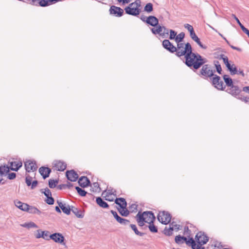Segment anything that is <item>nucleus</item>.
<instances>
[{
  "label": "nucleus",
  "instance_id": "f257e3e1",
  "mask_svg": "<svg viewBox=\"0 0 249 249\" xmlns=\"http://www.w3.org/2000/svg\"><path fill=\"white\" fill-rule=\"evenodd\" d=\"M185 64L195 70H198L208 61L206 58H203L199 54L193 53L192 49L185 56Z\"/></svg>",
  "mask_w": 249,
  "mask_h": 249
},
{
  "label": "nucleus",
  "instance_id": "f03ea898",
  "mask_svg": "<svg viewBox=\"0 0 249 249\" xmlns=\"http://www.w3.org/2000/svg\"><path fill=\"white\" fill-rule=\"evenodd\" d=\"M141 0H136L134 2L130 3L124 9L125 13L133 16H139L141 12Z\"/></svg>",
  "mask_w": 249,
  "mask_h": 249
},
{
  "label": "nucleus",
  "instance_id": "7ed1b4c3",
  "mask_svg": "<svg viewBox=\"0 0 249 249\" xmlns=\"http://www.w3.org/2000/svg\"><path fill=\"white\" fill-rule=\"evenodd\" d=\"M176 55L178 57L185 56L187 53L192 49V46L189 43L184 44L183 43H177V46L176 47Z\"/></svg>",
  "mask_w": 249,
  "mask_h": 249
},
{
  "label": "nucleus",
  "instance_id": "20e7f679",
  "mask_svg": "<svg viewBox=\"0 0 249 249\" xmlns=\"http://www.w3.org/2000/svg\"><path fill=\"white\" fill-rule=\"evenodd\" d=\"M200 70V74L204 78L211 77L214 76V70L212 69V66L209 64H203Z\"/></svg>",
  "mask_w": 249,
  "mask_h": 249
},
{
  "label": "nucleus",
  "instance_id": "39448f33",
  "mask_svg": "<svg viewBox=\"0 0 249 249\" xmlns=\"http://www.w3.org/2000/svg\"><path fill=\"white\" fill-rule=\"evenodd\" d=\"M118 201H120L122 202L121 208L118 209V210L121 215L123 216H127L129 214V211L126 209L127 203L125 199L122 197L117 198L115 200V203H118Z\"/></svg>",
  "mask_w": 249,
  "mask_h": 249
},
{
  "label": "nucleus",
  "instance_id": "423d86ee",
  "mask_svg": "<svg viewBox=\"0 0 249 249\" xmlns=\"http://www.w3.org/2000/svg\"><path fill=\"white\" fill-rule=\"evenodd\" d=\"M158 219L161 223L166 225L171 221V215L167 212H160L158 215Z\"/></svg>",
  "mask_w": 249,
  "mask_h": 249
},
{
  "label": "nucleus",
  "instance_id": "0eeeda50",
  "mask_svg": "<svg viewBox=\"0 0 249 249\" xmlns=\"http://www.w3.org/2000/svg\"><path fill=\"white\" fill-rule=\"evenodd\" d=\"M196 240L198 245L201 246L206 244L208 240V237L204 233L201 231L198 232L196 235Z\"/></svg>",
  "mask_w": 249,
  "mask_h": 249
},
{
  "label": "nucleus",
  "instance_id": "6e6552de",
  "mask_svg": "<svg viewBox=\"0 0 249 249\" xmlns=\"http://www.w3.org/2000/svg\"><path fill=\"white\" fill-rule=\"evenodd\" d=\"M140 215H142V219L144 222L147 223H154L155 220V216L152 212L145 211L142 213L140 212Z\"/></svg>",
  "mask_w": 249,
  "mask_h": 249
},
{
  "label": "nucleus",
  "instance_id": "1a4fd4ad",
  "mask_svg": "<svg viewBox=\"0 0 249 249\" xmlns=\"http://www.w3.org/2000/svg\"><path fill=\"white\" fill-rule=\"evenodd\" d=\"M212 77V84L214 87L219 90H223L224 89V87H223L224 83L221 80L220 77L215 74H214V76Z\"/></svg>",
  "mask_w": 249,
  "mask_h": 249
},
{
  "label": "nucleus",
  "instance_id": "9d476101",
  "mask_svg": "<svg viewBox=\"0 0 249 249\" xmlns=\"http://www.w3.org/2000/svg\"><path fill=\"white\" fill-rule=\"evenodd\" d=\"M109 12L110 15L117 17H121L124 14V10L121 8L115 5H112L110 6Z\"/></svg>",
  "mask_w": 249,
  "mask_h": 249
},
{
  "label": "nucleus",
  "instance_id": "9b49d317",
  "mask_svg": "<svg viewBox=\"0 0 249 249\" xmlns=\"http://www.w3.org/2000/svg\"><path fill=\"white\" fill-rule=\"evenodd\" d=\"M25 170L27 172H34L37 170V166L35 161L29 160L24 162Z\"/></svg>",
  "mask_w": 249,
  "mask_h": 249
},
{
  "label": "nucleus",
  "instance_id": "f8f14e48",
  "mask_svg": "<svg viewBox=\"0 0 249 249\" xmlns=\"http://www.w3.org/2000/svg\"><path fill=\"white\" fill-rule=\"evenodd\" d=\"M227 92L235 97H237L239 95L242 90L240 89L238 86L233 85L227 89Z\"/></svg>",
  "mask_w": 249,
  "mask_h": 249
},
{
  "label": "nucleus",
  "instance_id": "ddd939ff",
  "mask_svg": "<svg viewBox=\"0 0 249 249\" xmlns=\"http://www.w3.org/2000/svg\"><path fill=\"white\" fill-rule=\"evenodd\" d=\"M110 212L113 214L115 219L120 224L123 225H126L129 224V223H130V221L128 220L122 218L120 216H119L116 212L114 211L113 210H111Z\"/></svg>",
  "mask_w": 249,
  "mask_h": 249
},
{
  "label": "nucleus",
  "instance_id": "4468645a",
  "mask_svg": "<svg viewBox=\"0 0 249 249\" xmlns=\"http://www.w3.org/2000/svg\"><path fill=\"white\" fill-rule=\"evenodd\" d=\"M162 45L163 47L167 50L172 53H174L176 52V47L174 46L169 40L165 39L162 41Z\"/></svg>",
  "mask_w": 249,
  "mask_h": 249
},
{
  "label": "nucleus",
  "instance_id": "2eb2a0df",
  "mask_svg": "<svg viewBox=\"0 0 249 249\" xmlns=\"http://www.w3.org/2000/svg\"><path fill=\"white\" fill-rule=\"evenodd\" d=\"M66 176L68 180L71 181H75L78 178V175L73 170L67 171L66 173Z\"/></svg>",
  "mask_w": 249,
  "mask_h": 249
},
{
  "label": "nucleus",
  "instance_id": "dca6fc26",
  "mask_svg": "<svg viewBox=\"0 0 249 249\" xmlns=\"http://www.w3.org/2000/svg\"><path fill=\"white\" fill-rule=\"evenodd\" d=\"M50 238L55 242L58 243H62L64 240V236L60 233H54L51 234Z\"/></svg>",
  "mask_w": 249,
  "mask_h": 249
},
{
  "label": "nucleus",
  "instance_id": "f3484780",
  "mask_svg": "<svg viewBox=\"0 0 249 249\" xmlns=\"http://www.w3.org/2000/svg\"><path fill=\"white\" fill-rule=\"evenodd\" d=\"M39 172L43 178L45 179L49 177L50 174L51 172V169L48 167L42 166L39 169Z\"/></svg>",
  "mask_w": 249,
  "mask_h": 249
},
{
  "label": "nucleus",
  "instance_id": "a211bd4d",
  "mask_svg": "<svg viewBox=\"0 0 249 249\" xmlns=\"http://www.w3.org/2000/svg\"><path fill=\"white\" fill-rule=\"evenodd\" d=\"M10 170L14 171H18L19 169L22 167V163L21 161H11L9 162Z\"/></svg>",
  "mask_w": 249,
  "mask_h": 249
},
{
  "label": "nucleus",
  "instance_id": "6ab92c4d",
  "mask_svg": "<svg viewBox=\"0 0 249 249\" xmlns=\"http://www.w3.org/2000/svg\"><path fill=\"white\" fill-rule=\"evenodd\" d=\"M78 182L79 185L82 188H85L88 186L90 183L89 179L87 177L85 176L80 177Z\"/></svg>",
  "mask_w": 249,
  "mask_h": 249
},
{
  "label": "nucleus",
  "instance_id": "aec40b11",
  "mask_svg": "<svg viewBox=\"0 0 249 249\" xmlns=\"http://www.w3.org/2000/svg\"><path fill=\"white\" fill-rule=\"evenodd\" d=\"M146 23L152 26L156 27L158 25L159 20L156 17L150 16L146 18Z\"/></svg>",
  "mask_w": 249,
  "mask_h": 249
},
{
  "label": "nucleus",
  "instance_id": "412c9836",
  "mask_svg": "<svg viewBox=\"0 0 249 249\" xmlns=\"http://www.w3.org/2000/svg\"><path fill=\"white\" fill-rule=\"evenodd\" d=\"M57 203L64 213L67 215L70 214L71 208H70L69 205H66V204H63L62 202L58 200L57 201Z\"/></svg>",
  "mask_w": 249,
  "mask_h": 249
},
{
  "label": "nucleus",
  "instance_id": "4be33fe9",
  "mask_svg": "<svg viewBox=\"0 0 249 249\" xmlns=\"http://www.w3.org/2000/svg\"><path fill=\"white\" fill-rule=\"evenodd\" d=\"M54 167L58 171H63L67 167L66 164L60 160H56L53 163Z\"/></svg>",
  "mask_w": 249,
  "mask_h": 249
},
{
  "label": "nucleus",
  "instance_id": "5701e85b",
  "mask_svg": "<svg viewBox=\"0 0 249 249\" xmlns=\"http://www.w3.org/2000/svg\"><path fill=\"white\" fill-rule=\"evenodd\" d=\"M186 244L191 246L192 249H204V247H202L198 245H197L193 238H190L188 241H186Z\"/></svg>",
  "mask_w": 249,
  "mask_h": 249
},
{
  "label": "nucleus",
  "instance_id": "b1692460",
  "mask_svg": "<svg viewBox=\"0 0 249 249\" xmlns=\"http://www.w3.org/2000/svg\"><path fill=\"white\" fill-rule=\"evenodd\" d=\"M10 171V168L8 165H2L0 166V176H5Z\"/></svg>",
  "mask_w": 249,
  "mask_h": 249
},
{
  "label": "nucleus",
  "instance_id": "393cba45",
  "mask_svg": "<svg viewBox=\"0 0 249 249\" xmlns=\"http://www.w3.org/2000/svg\"><path fill=\"white\" fill-rule=\"evenodd\" d=\"M25 212H27L32 214H37L38 215L41 214V212L37 208L34 206H30L28 205V207L26 208Z\"/></svg>",
  "mask_w": 249,
  "mask_h": 249
},
{
  "label": "nucleus",
  "instance_id": "a878e982",
  "mask_svg": "<svg viewBox=\"0 0 249 249\" xmlns=\"http://www.w3.org/2000/svg\"><path fill=\"white\" fill-rule=\"evenodd\" d=\"M15 206L23 211H26V208L28 207V204L18 200L14 201Z\"/></svg>",
  "mask_w": 249,
  "mask_h": 249
},
{
  "label": "nucleus",
  "instance_id": "bb28decb",
  "mask_svg": "<svg viewBox=\"0 0 249 249\" xmlns=\"http://www.w3.org/2000/svg\"><path fill=\"white\" fill-rule=\"evenodd\" d=\"M96 202L100 207L103 208H107L109 207L108 204L104 201L101 197H96Z\"/></svg>",
  "mask_w": 249,
  "mask_h": 249
},
{
  "label": "nucleus",
  "instance_id": "cd10ccee",
  "mask_svg": "<svg viewBox=\"0 0 249 249\" xmlns=\"http://www.w3.org/2000/svg\"><path fill=\"white\" fill-rule=\"evenodd\" d=\"M157 27L156 29L151 28V31L152 33L154 34H159L160 36H162V26H160L158 24V25L156 26Z\"/></svg>",
  "mask_w": 249,
  "mask_h": 249
},
{
  "label": "nucleus",
  "instance_id": "c85d7f7f",
  "mask_svg": "<svg viewBox=\"0 0 249 249\" xmlns=\"http://www.w3.org/2000/svg\"><path fill=\"white\" fill-rule=\"evenodd\" d=\"M71 211L77 217L83 218L84 217V214H82L81 211L78 210L77 208L72 206Z\"/></svg>",
  "mask_w": 249,
  "mask_h": 249
},
{
  "label": "nucleus",
  "instance_id": "c756f323",
  "mask_svg": "<svg viewBox=\"0 0 249 249\" xmlns=\"http://www.w3.org/2000/svg\"><path fill=\"white\" fill-rule=\"evenodd\" d=\"M174 230L173 222L170 225V228H167L165 227L164 230V234L167 236H171L173 234V231Z\"/></svg>",
  "mask_w": 249,
  "mask_h": 249
},
{
  "label": "nucleus",
  "instance_id": "7c9ffc66",
  "mask_svg": "<svg viewBox=\"0 0 249 249\" xmlns=\"http://www.w3.org/2000/svg\"><path fill=\"white\" fill-rule=\"evenodd\" d=\"M75 189L77 191L78 194L81 196H85L87 194H88L89 196H92V195L91 194L88 193L86 191H85L82 188H80L79 187H75Z\"/></svg>",
  "mask_w": 249,
  "mask_h": 249
},
{
  "label": "nucleus",
  "instance_id": "2f4dec72",
  "mask_svg": "<svg viewBox=\"0 0 249 249\" xmlns=\"http://www.w3.org/2000/svg\"><path fill=\"white\" fill-rule=\"evenodd\" d=\"M223 79L226 85L228 87H230L233 85L232 79L230 78L228 75H224L223 76Z\"/></svg>",
  "mask_w": 249,
  "mask_h": 249
},
{
  "label": "nucleus",
  "instance_id": "473e14b6",
  "mask_svg": "<svg viewBox=\"0 0 249 249\" xmlns=\"http://www.w3.org/2000/svg\"><path fill=\"white\" fill-rule=\"evenodd\" d=\"M136 218L139 226L142 227L144 225V220L142 219V215H140V212H139L136 215Z\"/></svg>",
  "mask_w": 249,
  "mask_h": 249
},
{
  "label": "nucleus",
  "instance_id": "72a5a7b5",
  "mask_svg": "<svg viewBox=\"0 0 249 249\" xmlns=\"http://www.w3.org/2000/svg\"><path fill=\"white\" fill-rule=\"evenodd\" d=\"M185 37V34L183 32H181L178 35H177L175 38V41L177 43H182L184 38Z\"/></svg>",
  "mask_w": 249,
  "mask_h": 249
},
{
  "label": "nucleus",
  "instance_id": "f704fd0d",
  "mask_svg": "<svg viewBox=\"0 0 249 249\" xmlns=\"http://www.w3.org/2000/svg\"><path fill=\"white\" fill-rule=\"evenodd\" d=\"M21 226L26 228L27 229H30L32 228H37L38 227L33 222L25 223L23 224H21Z\"/></svg>",
  "mask_w": 249,
  "mask_h": 249
},
{
  "label": "nucleus",
  "instance_id": "c9c22d12",
  "mask_svg": "<svg viewBox=\"0 0 249 249\" xmlns=\"http://www.w3.org/2000/svg\"><path fill=\"white\" fill-rule=\"evenodd\" d=\"M51 4L50 0H39L38 2V5L41 7H46Z\"/></svg>",
  "mask_w": 249,
  "mask_h": 249
},
{
  "label": "nucleus",
  "instance_id": "e433bc0d",
  "mask_svg": "<svg viewBox=\"0 0 249 249\" xmlns=\"http://www.w3.org/2000/svg\"><path fill=\"white\" fill-rule=\"evenodd\" d=\"M130 227L132 229V230L134 231L135 233L138 235L142 236L144 233L140 232L136 227V226L134 224H130Z\"/></svg>",
  "mask_w": 249,
  "mask_h": 249
},
{
  "label": "nucleus",
  "instance_id": "4c0bfd02",
  "mask_svg": "<svg viewBox=\"0 0 249 249\" xmlns=\"http://www.w3.org/2000/svg\"><path fill=\"white\" fill-rule=\"evenodd\" d=\"M213 64L215 66L217 72L219 74H221L222 70L219 61L217 60H214L213 61Z\"/></svg>",
  "mask_w": 249,
  "mask_h": 249
},
{
  "label": "nucleus",
  "instance_id": "58836bf2",
  "mask_svg": "<svg viewBox=\"0 0 249 249\" xmlns=\"http://www.w3.org/2000/svg\"><path fill=\"white\" fill-rule=\"evenodd\" d=\"M148 226L150 231L153 233H157L158 232V228L154 224V223H150Z\"/></svg>",
  "mask_w": 249,
  "mask_h": 249
},
{
  "label": "nucleus",
  "instance_id": "ea45409f",
  "mask_svg": "<svg viewBox=\"0 0 249 249\" xmlns=\"http://www.w3.org/2000/svg\"><path fill=\"white\" fill-rule=\"evenodd\" d=\"M153 10V4L151 3H148L146 4L144 7V11L150 13Z\"/></svg>",
  "mask_w": 249,
  "mask_h": 249
},
{
  "label": "nucleus",
  "instance_id": "a19ab883",
  "mask_svg": "<svg viewBox=\"0 0 249 249\" xmlns=\"http://www.w3.org/2000/svg\"><path fill=\"white\" fill-rule=\"evenodd\" d=\"M58 181L57 180L50 179L49 180V186L51 188H54L56 187Z\"/></svg>",
  "mask_w": 249,
  "mask_h": 249
},
{
  "label": "nucleus",
  "instance_id": "79ce46f5",
  "mask_svg": "<svg viewBox=\"0 0 249 249\" xmlns=\"http://www.w3.org/2000/svg\"><path fill=\"white\" fill-rule=\"evenodd\" d=\"M42 238L45 240H49L51 239L50 232L47 231H42Z\"/></svg>",
  "mask_w": 249,
  "mask_h": 249
},
{
  "label": "nucleus",
  "instance_id": "37998d69",
  "mask_svg": "<svg viewBox=\"0 0 249 249\" xmlns=\"http://www.w3.org/2000/svg\"><path fill=\"white\" fill-rule=\"evenodd\" d=\"M43 190L42 189L41 190V193H43L44 195L47 197L51 196H52V193L51 192V191L48 188H46L44 189V191H43Z\"/></svg>",
  "mask_w": 249,
  "mask_h": 249
},
{
  "label": "nucleus",
  "instance_id": "c03bdc74",
  "mask_svg": "<svg viewBox=\"0 0 249 249\" xmlns=\"http://www.w3.org/2000/svg\"><path fill=\"white\" fill-rule=\"evenodd\" d=\"M170 30L165 26H162V37H166V35H168Z\"/></svg>",
  "mask_w": 249,
  "mask_h": 249
},
{
  "label": "nucleus",
  "instance_id": "a18cd8bd",
  "mask_svg": "<svg viewBox=\"0 0 249 249\" xmlns=\"http://www.w3.org/2000/svg\"><path fill=\"white\" fill-rule=\"evenodd\" d=\"M218 58H219V59H222L223 61V62L224 63V64L225 65L229 62V59H228V57L225 56L223 54H221L219 55V57H218Z\"/></svg>",
  "mask_w": 249,
  "mask_h": 249
},
{
  "label": "nucleus",
  "instance_id": "49530a36",
  "mask_svg": "<svg viewBox=\"0 0 249 249\" xmlns=\"http://www.w3.org/2000/svg\"><path fill=\"white\" fill-rule=\"evenodd\" d=\"M47 199L45 200L46 202L49 205H53L54 203V199L52 196L47 197Z\"/></svg>",
  "mask_w": 249,
  "mask_h": 249
},
{
  "label": "nucleus",
  "instance_id": "de8ad7c7",
  "mask_svg": "<svg viewBox=\"0 0 249 249\" xmlns=\"http://www.w3.org/2000/svg\"><path fill=\"white\" fill-rule=\"evenodd\" d=\"M170 36L169 38L170 39H175L177 36V32L173 30H170Z\"/></svg>",
  "mask_w": 249,
  "mask_h": 249
},
{
  "label": "nucleus",
  "instance_id": "09e8293b",
  "mask_svg": "<svg viewBox=\"0 0 249 249\" xmlns=\"http://www.w3.org/2000/svg\"><path fill=\"white\" fill-rule=\"evenodd\" d=\"M175 242L176 243L179 244L181 243H183V242L182 241V236L178 235L175 237Z\"/></svg>",
  "mask_w": 249,
  "mask_h": 249
},
{
  "label": "nucleus",
  "instance_id": "8fccbe9b",
  "mask_svg": "<svg viewBox=\"0 0 249 249\" xmlns=\"http://www.w3.org/2000/svg\"><path fill=\"white\" fill-rule=\"evenodd\" d=\"M32 178L29 175L26 177L25 182L27 186H30L31 185Z\"/></svg>",
  "mask_w": 249,
  "mask_h": 249
},
{
  "label": "nucleus",
  "instance_id": "3c124183",
  "mask_svg": "<svg viewBox=\"0 0 249 249\" xmlns=\"http://www.w3.org/2000/svg\"><path fill=\"white\" fill-rule=\"evenodd\" d=\"M194 41L201 48H203L204 49H207V46H204L203 45L201 41H200V39L198 37L195 40H194Z\"/></svg>",
  "mask_w": 249,
  "mask_h": 249
},
{
  "label": "nucleus",
  "instance_id": "603ef678",
  "mask_svg": "<svg viewBox=\"0 0 249 249\" xmlns=\"http://www.w3.org/2000/svg\"><path fill=\"white\" fill-rule=\"evenodd\" d=\"M16 177V174L15 173H10L7 174V178L9 179L12 180L14 179Z\"/></svg>",
  "mask_w": 249,
  "mask_h": 249
},
{
  "label": "nucleus",
  "instance_id": "864d4df0",
  "mask_svg": "<svg viewBox=\"0 0 249 249\" xmlns=\"http://www.w3.org/2000/svg\"><path fill=\"white\" fill-rule=\"evenodd\" d=\"M93 187L92 191L96 192L98 189L99 188V185L97 182H94L92 184Z\"/></svg>",
  "mask_w": 249,
  "mask_h": 249
},
{
  "label": "nucleus",
  "instance_id": "5fc2aeb1",
  "mask_svg": "<svg viewBox=\"0 0 249 249\" xmlns=\"http://www.w3.org/2000/svg\"><path fill=\"white\" fill-rule=\"evenodd\" d=\"M231 74H235L238 73V71L237 68L235 67L234 64L232 65L231 66V71H230Z\"/></svg>",
  "mask_w": 249,
  "mask_h": 249
},
{
  "label": "nucleus",
  "instance_id": "6e6d98bb",
  "mask_svg": "<svg viewBox=\"0 0 249 249\" xmlns=\"http://www.w3.org/2000/svg\"><path fill=\"white\" fill-rule=\"evenodd\" d=\"M184 26L189 31L190 33L192 32V31L194 30L193 26L189 24H184Z\"/></svg>",
  "mask_w": 249,
  "mask_h": 249
},
{
  "label": "nucleus",
  "instance_id": "4d7b16f0",
  "mask_svg": "<svg viewBox=\"0 0 249 249\" xmlns=\"http://www.w3.org/2000/svg\"><path fill=\"white\" fill-rule=\"evenodd\" d=\"M42 232V231H41L40 230H37L36 233L35 234L36 237V238H42V236H43Z\"/></svg>",
  "mask_w": 249,
  "mask_h": 249
},
{
  "label": "nucleus",
  "instance_id": "13d9d810",
  "mask_svg": "<svg viewBox=\"0 0 249 249\" xmlns=\"http://www.w3.org/2000/svg\"><path fill=\"white\" fill-rule=\"evenodd\" d=\"M190 35L191 38L193 40H194L196 39L197 38H198L197 36L196 35V33H195L194 30L192 31V32L191 33H190Z\"/></svg>",
  "mask_w": 249,
  "mask_h": 249
},
{
  "label": "nucleus",
  "instance_id": "bf43d9fd",
  "mask_svg": "<svg viewBox=\"0 0 249 249\" xmlns=\"http://www.w3.org/2000/svg\"><path fill=\"white\" fill-rule=\"evenodd\" d=\"M231 16L236 20V21H237V23L240 26V28H241V27L243 26V25L240 22V20L238 19V18L236 17V16L234 14H232Z\"/></svg>",
  "mask_w": 249,
  "mask_h": 249
},
{
  "label": "nucleus",
  "instance_id": "052dcab7",
  "mask_svg": "<svg viewBox=\"0 0 249 249\" xmlns=\"http://www.w3.org/2000/svg\"><path fill=\"white\" fill-rule=\"evenodd\" d=\"M38 184V181L37 180H34L33 182H31V189H34L36 188Z\"/></svg>",
  "mask_w": 249,
  "mask_h": 249
},
{
  "label": "nucleus",
  "instance_id": "680f3d73",
  "mask_svg": "<svg viewBox=\"0 0 249 249\" xmlns=\"http://www.w3.org/2000/svg\"><path fill=\"white\" fill-rule=\"evenodd\" d=\"M31 1L30 3L33 5L38 6V2L39 0H30Z\"/></svg>",
  "mask_w": 249,
  "mask_h": 249
},
{
  "label": "nucleus",
  "instance_id": "e2e57ef3",
  "mask_svg": "<svg viewBox=\"0 0 249 249\" xmlns=\"http://www.w3.org/2000/svg\"><path fill=\"white\" fill-rule=\"evenodd\" d=\"M242 90L247 93L249 94V86H246L243 87Z\"/></svg>",
  "mask_w": 249,
  "mask_h": 249
},
{
  "label": "nucleus",
  "instance_id": "0e129e2a",
  "mask_svg": "<svg viewBox=\"0 0 249 249\" xmlns=\"http://www.w3.org/2000/svg\"><path fill=\"white\" fill-rule=\"evenodd\" d=\"M119 2H122L123 4L128 3L132 0H117Z\"/></svg>",
  "mask_w": 249,
  "mask_h": 249
},
{
  "label": "nucleus",
  "instance_id": "69168bd1",
  "mask_svg": "<svg viewBox=\"0 0 249 249\" xmlns=\"http://www.w3.org/2000/svg\"><path fill=\"white\" fill-rule=\"evenodd\" d=\"M66 187V184H60L57 186V189L62 190L65 189Z\"/></svg>",
  "mask_w": 249,
  "mask_h": 249
},
{
  "label": "nucleus",
  "instance_id": "338daca9",
  "mask_svg": "<svg viewBox=\"0 0 249 249\" xmlns=\"http://www.w3.org/2000/svg\"><path fill=\"white\" fill-rule=\"evenodd\" d=\"M229 71H231L232 65L229 63V62L225 65Z\"/></svg>",
  "mask_w": 249,
  "mask_h": 249
},
{
  "label": "nucleus",
  "instance_id": "774afa93",
  "mask_svg": "<svg viewBox=\"0 0 249 249\" xmlns=\"http://www.w3.org/2000/svg\"><path fill=\"white\" fill-rule=\"evenodd\" d=\"M147 18L143 15H142L140 17V19L143 22H146V18Z\"/></svg>",
  "mask_w": 249,
  "mask_h": 249
}]
</instances>
